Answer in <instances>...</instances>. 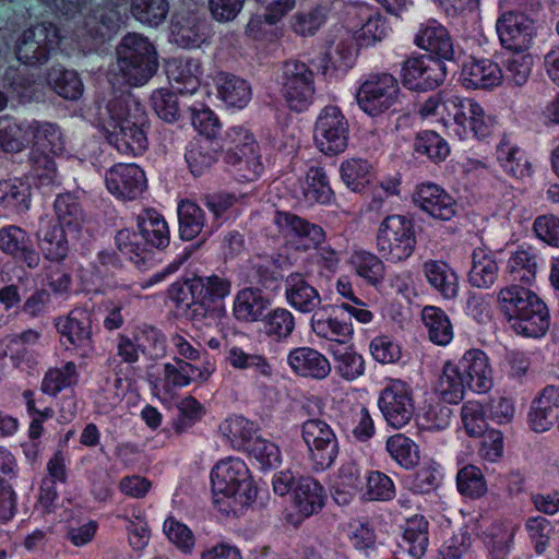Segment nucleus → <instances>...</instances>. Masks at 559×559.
Returning <instances> with one entry per match:
<instances>
[{
	"label": "nucleus",
	"mask_w": 559,
	"mask_h": 559,
	"mask_svg": "<svg viewBox=\"0 0 559 559\" xmlns=\"http://www.w3.org/2000/svg\"><path fill=\"white\" fill-rule=\"evenodd\" d=\"M103 130L110 145L124 155L139 156L148 147V119L140 103L117 97L106 106Z\"/></svg>",
	"instance_id": "f257e3e1"
},
{
	"label": "nucleus",
	"mask_w": 559,
	"mask_h": 559,
	"mask_svg": "<svg viewBox=\"0 0 559 559\" xmlns=\"http://www.w3.org/2000/svg\"><path fill=\"white\" fill-rule=\"evenodd\" d=\"M138 231L120 229L115 237L118 250L138 269L153 265L152 249H164L169 245L170 234L164 216L155 209H145L136 216Z\"/></svg>",
	"instance_id": "f03ea898"
},
{
	"label": "nucleus",
	"mask_w": 559,
	"mask_h": 559,
	"mask_svg": "<svg viewBox=\"0 0 559 559\" xmlns=\"http://www.w3.org/2000/svg\"><path fill=\"white\" fill-rule=\"evenodd\" d=\"M214 503L226 514H237L257 498L246 463L237 457L219 461L211 472Z\"/></svg>",
	"instance_id": "7ed1b4c3"
},
{
	"label": "nucleus",
	"mask_w": 559,
	"mask_h": 559,
	"mask_svg": "<svg viewBox=\"0 0 559 559\" xmlns=\"http://www.w3.org/2000/svg\"><path fill=\"white\" fill-rule=\"evenodd\" d=\"M498 304L511 329L518 334L540 337L549 329L550 317L546 304L523 286L510 285L500 289Z\"/></svg>",
	"instance_id": "20e7f679"
},
{
	"label": "nucleus",
	"mask_w": 559,
	"mask_h": 559,
	"mask_svg": "<svg viewBox=\"0 0 559 559\" xmlns=\"http://www.w3.org/2000/svg\"><path fill=\"white\" fill-rule=\"evenodd\" d=\"M117 67L130 86L146 84L157 72L158 56L148 37L139 33L126 34L116 47Z\"/></svg>",
	"instance_id": "39448f33"
},
{
	"label": "nucleus",
	"mask_w": 559,
	"mask_h": 559,
	"mask_svg": "<svg viewBox=\"0 0 559 559\" xmlns=\"http://www.w3.org/2000/svg\"><path fill=\"white\" fill-rule=\"evenodd\" d=\"M55 13L69 19H82V29L92 38L105 39L114 32L121 15L117 9L108 7H92V0H40Z\"/></svg>",
	"instance_id": "423d86ee"
},
{
	"label": "nucleus",
	"mask_w": 559,
	"mask_h": 559,
	"mask_svg": "<svg viewBox=\"0 0 559 559\" xmlns=\"http://www.w3.org/2000/svg\"><path fill=\"white\" fill-rule=\"evenodd\" d=\"M416 224L406 215H388L379 225L376 248L382 259L391 263L406 261L415 251Z\"/></svg>",
	"instance_id": "0eeeda50"
},
{
	"label": "nucleus",
	"mask_w": 559,
	"mask_h": 559,
	"mask_svg": "<svg viewBox=\"0 0 559 559\" xmlns=\"http://www.w3.org/2000/svg\"><path fill=\"white\" fill-rule=\"evenodd\" d=\"M276 82L282 99L292 111L302 112L313 103L314 73L305 62L298 60L284 62Z\"/></svg>",
	"instance_id": "6e6552de"
},
{
	"label": "nucleus",
	"mask_w": 559,
	"mask_h": 559,
	"mask_svg": "<svg viewBox=\"0 0 559 559\" xmlns=\"http://www.w3.org/2000/svg\"><path fill=\"white\" fill-rule=\"evenodd\" d=\"M300 435L314 472L331 468L340 453V442L334 429L323 419L309 418L300 425Z\"/></svg>",
	"instance_id": "1a4fd4ad"
},
{
	"label": "nucleus",
	"mask_w": 559,
	"mask_h": 559,
	"mask_svg": "<svg viewBox=\"0 0 559 559\" xmlns=\"http://www.w3.org/2000/svg\"><path fill=\"white\" fill-rule=\"evenodd\" d=\"M401 90L397 80L389 73L370 75L358 88L356 99L359 108L376 118L396 110Z\"/></svg>",
	"instance_id": "9d476101"
},
{
	"label": "nucleus",
	"mask_w": 559,
	"mask_h": 559,
	"mask_svg": "<svg viewBox=\"0 0 559 559\" xmlns=\"http://www.w3.org/2000/svg\"><path fill=\"white\" fill-rule=\"evenodd\" d=\"M62 36L52 23H39L26 28L17 38L15 53L27 66H39L48 61Z\"/></svg>",
	"instance_id": "9b49d317"
},
{
	"label": "nucleus",
	"mask_w": 559,
	"mask_h": 559,
	"mask_svg": "<svg viewBox=\"0 0 559 559\" xmlns=\"http://www.w3.org/2000/svg\"><path fill=\"white\" fill-rule=\"evenodd\" d=\"M349 140V123L337 106L329 105L319 112L314 128L313 141L317 148L328 156L343 153Z\"/></svg>",
	"instance_id": "f8f14e48"
},
{
	"label": "nucleus",
	"mask_w": 559,
	"mask_h": 559,
	"mask_svg": "<svg viewBox=\"0 0 559 559\" xmlns=\"http://www.w3.org/2000/svg\"><path fill=\"white\" fill-rule=\"evenodd\" d=\"M378 407L389 426L401 429L412 420L415 413L413 390L406 382L393 380L380 391Z\"/></svg>",
	"instance_id": "ddd939ff"
},
{
	"label": "nucleus",
	"mask_w": 559,
	"mask_h": 559,
	"mask_svg": "<svg viewBox=\"0 0 559 559\" xmlns=\"http://www.w3.org/2000/svg\"><path fill=\"white\" fill-rule=\"evenodd\" d=\"M445 75L443 61L425 55L407 58L401 70L403 85L416 92L436 90L443 83Z\"/></svg>",
	"instance_id": "4468645a"
},
{
	"label": "nucleus",
	"mask_w": 559,
	"mask_h": 559,
	"mask_svg": "<svg viewBox=\"0 0 559 559\" xmlns=\"http://www.w3.org/2000/svg\"><path fill=\"white\" fill-rule=\"evenodd\" d=\"M56 328L67 349L72 347L83 358L93 353L92 317L86 309H73L68 317L58 319Z\"/></svg>",
	"instance_id": "2eb2a0df"
},
{
	"label": "nucleus",
	"mask_w": 559,
	"mask_h": 559,
	"mask_svg": "<svg viewBox=\"0 0 559 559\" xmlns=\"http://www.w3.org/2000/svg\"><path fill=\"white\" fill-rule=\"evenodd\" d=\"M496 32L503 48L525 51L535 35L534 21L521 12L504 11L497 19Z\"/></svg>",
	"instance_id": "dca6fc26"
},
{
	"label": "nucleus",
	"mask_w": 559,
	"mask_h": 559,
	"mask_svg": "<svg viewBox=\"0 0 559 559\" xmlns=\"http://www.w3.org/2000/svg\"><path fill=\"white\" fill-rule=\"evenodd\" d=\"M108 191L121 200H135L146 189L144 171L135 164H117L106 171Z\"/></svg>",
	"instance_id": "f3484780"
},
{
	"label": "nucleus",
	"mask_w": 559,
	"mask_h": 559,
	"mask_svg": "<svg viewBox=\"0 0 559 559\" xmlns=\"http://www.w3.org/2000/svg\"><path fill=\"white\" fill-rule=\"evenodd\" d=\"M412 201L437 219L450 221L457 213V203L454 198L436 183L427 182L417 186Z\"/></svg>",
	"instance_id": "a211bd4d"
},
{
	"label": "nucleus",
	"mask_w": 559,
	"mask_h": 559,
	"mask_svg": "<svg viewBox=\"0 0 559 559\" xmlns=\"http://www.w3.org/2000/svg\"><path fill=\"white\" fill-rule=\"evenodd\" d=\"M0 250L29 269H36L40 263V254L34 248L31 236L26 230L9 225L0 229Z\"/></svg>",
	"instance_id": "6ab92c4d"
},
{
	"label": "nucleus",
	"mask_w": 559,
	"mask_h": 559,
	"mask_svg": "<svg viewBox=\"0 0 559 559\" xmlns=\"http://www.w3.org/2000/svg\"><path fill=\"white\" fill-rule=\"evenodd\" d=\"M340 306L326 305L313 312L311 329L319 337L345 343L353 335V325L342 318Z\"/></svg>",
	"instance_id": "aec40b11"
},
{
	"label": "nucleus",
	"mask_w": 559,
	"mask_h": 559,
	"mask_svg": "<svg viewBox=\"0 0 559 559\" xmlns=\"http://www.w3.org/2000/svg\"><path fill=\"white\" fill-rule=\"evenodd\" d=\"M455 365L472 391L483 393L492 386L491 368L483 350H467Z\"/></svg>",
	"instance_id": "412c9836"
},
{
	"label": "nucleus",
	"mask_w": 559,
	"mask_h": 559,
	"mask_svg": "<svg viewBox=\"0 0 559 559\" xmlns=\"http://www.w3.org/2000/svg\"><path fill=\"white\" fill-rule=\"evenodd\" d=\"M273 222L283 234L304 241L302 248L305 250L318 248L325 238V233L321 226L290 212L276 211Z\"/></svg>",
	"instance_id": "4be33fe9"
},
{
	"label": "nucleus",
	"mask_w": 559,
	"mask_h": 559,
	"mask_svg": "<svg viewBox=\"0 0 559 559\" xmlns=\"http://www.w3.org/2000/svg\"><path fill=\"white\" fill-rule=\"evenodd\" d=\"M417 47L435 53L438 59L454 60L455 50L448 29L436 20H428L419 25L414 37Z\"/></svg>",
	"instance_id": "5701e85b"
},
{
	"label": "nucleus",
	"mask_w": 559,
	"mask_h": 559,
	"mask_svg": "<svg viewBox=\"0 0 559 559\" xmlns=\"http://www.w3.org/2000/svg\"><path fill=\"white\" fill-rule=\"evenodd\" d=\"M559 419V386L547 385L532 401L528 424L535 432H545Z\"/></svg>",
	"instance_id": "b1692460"
},
{
	"label": "nucleus",
	"mask_w": 559,
	"mask_h": 559,
	"mask_svg": "<svg viewBox=\"0 0 559 559\" xmlns=\"http://www.w3.org/2000/svg\"><path fill=\"white\" fill-rule=\"evenodd\" d=\"M295 195L309 205L329 204L334 192L325 169L320 166H311L305 177L298 180Z\"/></svg>",
	"instance_id": "393cba45"
},
{
	"label": "nucleus",
	"mask_w": 559,
	"mask_h": 559,
	"mask_svg": "<svg viewBox=\"0 0 559 559\" xmlns=\"http://www.w3.org/2000/svg\"><path fill=\"white\" fill-rule=\"evenodd\" d=\"M460 81L466 88L490 90L503 82L502 69L490 59H472L463 64Z\"/></svg>",
	"instance_id": "a878e982"
},
{
	"label": "nucleus",
	"mask_w": 559,
	"mask_h": 559,
	"mask_svg": "<svg viewBox=\"0 0 559 559\" xmlns=\"http://www.w3.org/2000/svg\"><path fill=\"white\" fill-rule=\"evenodd\" d=\"M287 364L299 377L323 380L331 372L329 359L312 347H297L289 352Z\"/></svg>",
	"instance_id": "bb28decb"
},
{
	"label": "nucleus",
	"mask_w": 559,
	"mask_h": 559,
	"mask_svg": "<svg viewBox=\"0 0 559 559\" xmlns=\"http://www.w3.org/2000/svg\"><path fill=\"white\" fill-rule=\"evenodd\" d=\"M271 306L270 298L259 287H245L238 290L233 301L234 318L243 323H253L264 318Z\"/></svg>",
	"instance_id": "cd10ccee"
},
{
	"label": "nucleus",
	"mask_w": 559,
	"mask_h": 559,
	"mask_svg": "<svg viewBox=\"0 0 559 559\" xmlns=\"http://www.w3.org/2000/svg\"><path fill=\"white\" fill-rule=\"evenodd\" d=\"M171 38L181 48H199L207 41V23L194 14L177 15L171 23Z\"/></svg>",
	"instance_id": "c85d7f7f"
},
{
	"label": "nucleus",
	"mask_w": 559,
	"mask_h": 559,
	"mask_svg": "<svg viewBox=\"0 0 559 559\" xmlns=\"http://www.w3.org/2000/svg\"><path fill=\"white\" fill-rule=\"evenodd\" d=\"M423 274L443 299L453 300L459 294V276L445 261L429 259L423 263Z\"/></svg>",
	"instance_id": "c756f323"
},
{
	"label": "nucleus",
	"mask_w": 559,
	"mask_h": 559,
	"mask_svg": "<svg viewBox=\"0 0 559 559\" xmlns=\"http://www.w3.org/2000/svg\"><path fill=\"white\" fill-rule=\"evenodd\" d=\"M287 302L297 311L310 313L321 305V296L302 274L292 273L285 280Z\"/></svg>",
	"instance_id": "7c9ffc66"
},
{
	"label": "nucleus",
	"mask_w": 559,
	"mask_h": 559,
	"mask_svg": "<svg viewBox=\"0 0 559 559\" xmlns=\"http://www.w3.org/2000/svg\"><path fill=\"white\" fill-rule=\"evenodd\" d=\"M3 87L19 103L39 100L43 97V84L25 69L8 68L3 75Z\"/></svg>",
	"instance_id": "2f4dec72"
},
{
	"label": "nucleus",
	"mask_w": 559,
	"mask_h": 559,
	"mask_svg": "<svg viewBox=\"0 0 559 559\" xmlns=\"http://www.w3.org/2000/svg\"><path fill=\"white\" fill-rule=\"evenodd\" d=\"M39 338V333L27 330L16 335H8L0 341V358H9L16 368L29 367L35 362L31 348Z\"/></svg>",
	"instance_id": "473e14b6"
},
{
	"label": "nucleus",
	"mask_w": 559,
	"mask_h": 559,
	"mask_svg": "<svg viewBox=\"0 0 559 559\" xmlns=\"http://www.w3.org/2000/svg\"><path fill=\"white\" fill-rule=\"evenodd\" d=\"M324 488L312 477H300L293 490V504L298 514L309 518L324 507Z\"/></svg>",
	"instance_id": "72a5a7b5"
},
{
	"label": "nucleus",
	"mask_w": 559,
	"mask_h": 559,
	"mask_svg": "<svg viewBox=\"0 0 559 559\" xmlns=\"http://www.w3.org/2000/svg\"><path fill=\"white\" fill-rule=\"evenodd\" d=\"M217 96L226 106L241 109L246 107L252 97L250 83L229 72H218L214 76Z\"/></svg>",
	"instance_id": "f704fd0d"
},
{
	"label": "nucleus",
	"mask_w": 559,
	"mask_h": 559,
	"mask_svg": "<svg viewBox=\"0 0 559 559\" xmlns=\"http://www.w3.org/2000/svg\"><path fill=\"white\" fill-rule=\"evenodd\" d=\"M224 162L239 180L253 181L263 171L258 143H251L242 151H226Z\"/></svg>",
	"instance_id": "c9c22d12"
},
{
	"label": "nucleus",
	"mask_w": 559,
	"mask_h": 559,
	"mask_svg": "<svg viewBox=\"0 0 559 559\" xmlns=\"http://www.w3.org/2000/svg\"><path fill=\"white\" fill-rule=\"evenodd\" d=\"M201 63L198 59H175L168 63V79L180 96L192 95L200 87Z\"/></svg>",
	"instance_id": "e433bc0d"
},
{
	"label": "nucleus",
	"mask_w": 559,
	"mask_h": 559,
	"mask_svg": "<svg viewBox=\"0 0 559 559\" xmlns=\"http://www.w3.org/2000/svg\"><path fill=\"white\" fill-rule=\"evenodd\" d=\"M231 278L224 272L194 276V292L202 305L225 307L224 299L231 293Z\"/></svg>",
	"instance_id": "4c0bfd02"
},
{
	"label": "nucleus",
	"mask_w": 559,
	"mask_h": 559,
	"mask_svg": "<svg viewBox=\"0 0 559 559\" xmlns=\"http://www.w3.org/2000/svg\"><path fill=\"white\" fill-rule=\"evenodd\" d=\"M57 224L69 231H79L85 223V212L75 192L59 193L53 203Z\"/></svg>",
	"instance_id": "58836bf2"
},
{
	"label": "nucleus",
	"mask_w": 559,
	"mask_h": 559,
	"mask_svg": "<svg viewBox=\"0 0 559 559\" xmlns=\"http://www.w3.org/2000/svg\"><path fill=\"white\" fill-rule=\"evenodd\" d=\"M38 245L47 260L60 262L69 252L66 227L48 222L37 233Z\"/></svg>",
	"instance_id": "ea45409f"
},
{
	"label": "nucleus",
	"mask_w": 559,
	"mask_h": 559,
	"mask_svg": "<svg viewBox=\"0 0 559 559\" xmlns=\"http://www.w3.org/2000/svg\"><path fill=\"white\" fill-rule=\"evenodd\" d=\"M185 158L192 175L202 176L217 160V144L210 139H194L189 143Z\"/></svg>",
	"instance_id": "a19ab883"
},
{
	"label": "nucleus",
	"mask_w": 559,
	"mask_h": 559,
	"mask_svg": "<svg viewBox=\"0 0 559 559\" xmlns=\"http://www.w3.org/2000/svg\"><path fill=\"white\" fill-rule=\"evenodd\" d=\"M498 264L495 254L485 249L477 248L472 254V267L468 282L477 288L491 287L498 277Z\"/></svg>",
	"instance_id": "79ce46f5"
},
{
	"label": "nucleus",
	"mask_w": 559,
	"mask_h": 559,
	"mask_svg": "<svg viewBox=\"0 0 559 559\" xmlns=\"http://www.w3.org/2000/svg\"><path fill=\"white\" fill-rule=\"evenodd\" d=\"M467 383L455 364L447 361L435 384L436 393L449 404H457L464 397Z\"/></svg>",
	"instance_id": "37998d69"
},
{
	"label": "nucleus",
	"mask_w": 559,
	"mask_h": 559,
	"mask_svg": "<svg viewBox=\"0 0 559 559\" xmlns=\"http://www.w3.org/2000/svg\"><path fill=\"white\" fill-rule=\"evenodd\" d=\"M421 320L427 330L428 338L436 345L445 346L453 338V326L449 316L439 307L426 306L421 311Z\"/></svg>",
	"instance_id": "c03bdc74"
},
{
	"label": "nucleus",
	"mask_w": 559,
	"mask_h": 559,
	"mask_svg": "<svg viewBox=\"0 0 559 559\" xmlns=\"http://www.w3.org/2000/svg\"><path fill=\"white\" fill-rule=\"evenodd\" d=\"M47 84L61 97L76 100L83 94V83L79 74L73 70H67L62 66H53L47 73Z\"/></svg>",
	"instance_id": "a18cd8bd"
},
{
	"label": "nucleus",
	"mask_w": 559,
	"mask_h": 559,
	"mask_svg": "<svg viewBox=\"0 0 559 559\" xmlns=\"http://www.w3.org/2000/svg\"><path fill=\"white\" fill-rule=\"evenodd\" d=\"M31 205V186L21 179L0 181V206L16 214L25 213Z\"/></svg>",
	"instance_id": "49530a36"
},
{
	"label": "nucleus",
	"mask_w": 559,
	"mask_h": 559,
	"mask_svg": "<svg viewBox=\"0 0 559 559\" xmlns=\"http://www.w3.org/2000/svg\"><path fill=\"white\" fill-rule=\"evenodd\" d=\"M404 547L414 559H420L429 544L428 521L424 515L407 519L403 532Z\"/></svg>",
	"instance_id": "de8ad7c7"
},
{
	"label": "nucleus",
	"mask_w": 559,
	"mask_h": 559,
	"mask_svg": "<svg viewBox=\"0 0 559 559\" xmlns=\"http://www.w3.org/2000/svg\"><path fill=\"white\" fill-rule=\"evenodd\" d=\"M497 159L503 169L515 178L531 175V164L523 151L513 145L508 138H503L497 146Z\"/></svg>",
	"instance_id": "09e8293b"
},
{
	"label": "nucleus",
	"mask_w": 559,
	"mask_h": 559,
	"mask_svg": "<svg viewBox=\"0 0 559 559\" xmlns=\"http://www.w3.org/2000/svg\"><path fill=\"white\" fill-rule=\"evenodd\" d=\"M179 235L182 240H192L205 226V213L197 203L185 200L178 205Z\"/></svg>",
	"instance_id": "8fccbe9b"
},
{
	"label": "nucleus",
	"mask_w": 559,
	"mask_h": 559,
	"mask_svg": "<svg viewBox=\"0 0 559 559\" xmlns=\"http://www.w3.org/2000/svg\"><path fill=\"white\" fill-rule=\"evenodd\" d=\"M537 254L531 247L520 248L510 255L507 272L513 281L531 283L537 273Z\"/></svg>",
	"instance_id": "3c124183"
},
{
	"label": "nucleus",
	"mask_w": 559,
	"mask_h": 559,
	"mask_svg": "<svg viewBox=\"0 0 559 559\" xmlns=\"http://www.w3.org/2000/svg\"><path fill=\"white\" fill-rule=\"evenodd\" d=\"M227 361L238 370H251L257 376L270 379L273 368L265 356L255 353H246L241 347L233 346L228 349Z\"/></svg>",
	"instance_id": "603ef678"
},
{
	"label": "nucleus",
	"mask_w": 559,
	"mask_h": 559,
	"mask_svg": "<svg viewBox=\"0 0 559 559\" xmlns=\"http://www.w3.org/2000/svg\"><path fill=\"white\" fill-rule=\"evenodd\" d=\"M134 341L138 342L140 352L148 359L156 360L166 354V336L157 328L142 324L136 328Z\"/></svg>",
	"instance_id": "864d4df0"
},
{
	"label": "nucleus",
	"mask_w": 559,
	"mask_h": 559,
	"mask_svg": "<svg viewBox=\"0 0 559 559\" xmlns=\"http://www.w3.org/2000/svg\"><path fill=\"white\" fill-rule=\"evenodd\" d=\"M263 322L264 333L276 342L286 341L295 330V318L285 308H275L265 312Z\"/></svg>",
	"instance_id": "5fc2aeb1"
},
{
	"label": "nucleus",
	"mask_w": 559,
	"mask_h": 559,
	"mask_svg": "<svg viewBox=\"0 0 559 559\" xmlns=\"http://www.w3.org/2000/svg\"><path fill=\"white\" fill-rule=\"evenodd\" d=\"M29 126L19 123L8 117L0 119V148L7 153L23 151L28 144Z\"/></svg>",
	"instance_id": "6e6d98bb"
},
{
	"label": "nucleus",
	"mask_w": 559,
	"mask_h": 559,
	"mask_svg": "<svg viewBox=\"0 0 559 559\" xmlns=\"http://www.w3.org/2000/svg\"><path fill=\"white\" fill-rule=\"evenodd\" d=\"M219 429L235 449L243 450L255 437V425L242 416L226 419Z\"/></svg>",
	"instance_id": "4d7b16f0"
},
{
	"label": "nucleus",
	"mask_w": 559,
	"mask_h": 559,
	"mask_svg": "<svg viewBox=\"0 0 559 559\" xmlns=\"http://www.w3.org/2000/svg\"><path fill=\"white\" fill-rule=\"evenodd\" d=\"M335 371L346 381H354L365 372V360L350 347L331 348Z\"/></svg>",
	"instance_id": "13d9d810"
},
{
	"label": "nucleus",
	"mask_w": 559,
	"mask_h": 559,
	"mask_svg": "<svg viewBox=\"0 0 559 559\" xmlns=\"http://www.w3.org/2000/svg\"><path fill=\"white\" fill-rule=\"evenodd\" d=\"M51 155L48 151L35 146L28 153L29 174L43 186L51 185L57 179V167Z\"/></svg>",
	"instance_id": "bf43d9fd"
},
{
	"label": "nucleus",
	"mask_w": 559,
	"mask_h": 559,
	"mask_svg": "<svg viewBox=\"0 0 559 559\" xmlns=\"http://www.w3.org/2000/svg\"><path fill=\"white\" fill-rule=\"evenodd\" d=\"M533 57L524 51H515L503 62V81L508 84L522 86L524 85L532 72Z\"/></svg>",
	"instance_id": "052dcab7"
},
{
	"label": "nucleus",
	"mask_w": 559,
	"mask_h": 559,
	"mask_svg": "<svg viewBox=\"0 0 559 559\" xmlns=\"http://www.w3.org/2000/svg\"><path fill=\"white\" fill-rule=\"evenodd\" d=\"M168 12V0H131V13L143 24L158 26L165 21Z\"/></svg>",
	"instance_id": "680f3d73"
},
{
	"label": "nucleus",
	"mask_w": 559,
	"mask_h": 559,
	"mask_svg": "<svg viewBox=\"0 0 559 559\" xmlns=\"http://www.w3.org/2000/svg\"><path fill=\"white\" fill-rule=\"evenodd\" d=\"M78 371L74 362H66L60 368L49 369L43 381L41 392L51 396H56L63 389L71 386L76 382Z\"/></svg>",
	"instance_id": "e2e57ef3"
},
{
	"label": "nucleus",
	"mask_w": 559,
	"mask_h": 559,
	"mask_svg": "<svg viewBox=\"0 0 559 559\" xmlns=\"http://www.w3.org/2000/svg\"><path fill=\"white\" fill-rule=\"evenodd\" d=\"M29 128L34 129L35 147L48 151L52 155H60L64 152V140L56 124L35 121Z\"/></svg>",
	"instance_id": "0e129e2a"
},
{
	"label": "nucleus",
	"mask_w": 559,
	"mask_h": 559,
	"mask_svg": "<svg viewBox=\"0 0 559 559\" xmlns=\"http://www.w3.org/2000/svg\"><path fill=\"white\" fill-rule=\"evenodd\" d=\"M414 150L420 155H426L435 163L444 160L450 153L447 141L437 132L430 130L421 131L417 134Z\"/></svg>",
	"instance_id": "69168bd1"
},
{
	"label": "nucleus",
	"mask_w": 559,
	"mask_h": 559,
	"mask_svg": "<svg viewBox=\"0 0 559 559\" xmlns=\"http://www.w3.org/2000/svg\"><path fill=\"white\" fill-rule=\"evenodd\" d=\"M352 263L358 276L369 284L377 285L384 277V264L381 257L368 251H356L352 257Z\"/></svg>",
	"instance_id": "338daca9"
},
{
	"label": "nucleus",
	"mask_w": 559,
	"mask_h": 559,
	"mask_svg": "<svg viewBox=\"0 0 559 559\" xmlns=\"http://www.w3.org/2000/svg\"><path fill=\"white\" fill-rule=\"evenodd\" d=\"M178 95L175 90H158L152 94V107L160 119L175 122L180 118L186 105L180 103Z\"/></svg>",
	"instance_id": "774afa93"
}]
</instances>
